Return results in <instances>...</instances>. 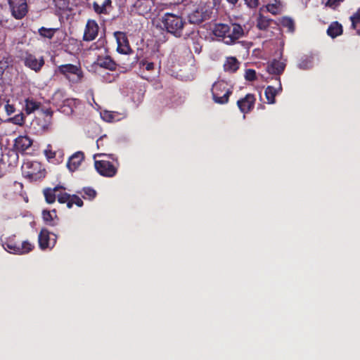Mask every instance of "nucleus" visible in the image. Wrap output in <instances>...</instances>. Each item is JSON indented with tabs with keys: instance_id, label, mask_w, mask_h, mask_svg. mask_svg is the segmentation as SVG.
Segmentation results:
<instances>
[{
	"instance_id": "obj_25",
	"label": "nucleus",
	"mask_w": 360,
	"mask_h": 360,
	"mask_svg": "<svg viewBox=\"0 0 360 360\" xmlns=\"http://www.w3.org/2000/svg\"><path fill=\"white\" fill-rule=\"evenodd\" d=\"M343 29L340 23L333 22L327 29V34L331 38H335L342 34Z\"/></svg>"
},
{
	"instance_id": "obj_7",
	"label": "nucleus",
	"mask_w": 360,
	"mask_h": 360,
	"mask_svg": "<svg viewBox=\"0 0 360 360\" xmlns=\"http://www.w3.org/2000/svg\"><path fill=\"white\" fill-rule=\"evenodd\" d=\"M213 11L212 7H196L188 14V18L191 23L199 25L211 18Z\"/></svg>"
},
{
	"instance_id": "obj_45",
	"label": "nucleus",
	"mask_w": 360,
	"mask_h": 360,
	"mask_svg": "<svg viewBox=\"0 0 360 360\" xmlns=\"http://www.w3.org/2000/svg\"><path fill=\"white\" fill-rule=\"evenodd\" d=\"M229 4L235 5L238 0H226Z\"/></svg>"
},
{
	"instance_id": "obj_12",
	"label": "nucleus",
	"mask_w": 360,
	"mask_h": 360,
	"mask_svg": "<svg viewBox=\"0 0 360 360\" xmlns=\"http://www.w3.org/2000/svg\"><path fill=\"white\" fill-rule=\"evenodd\" d=\"M286 67L285 61L273 59L269 61L266 67V70L269 75H274L277 82L281 80L280 76L283 74Z\"/></svg>"
},
{
	"instance_id": "obj_37",
	"label": "nucleus",
	"mask_w": 360,
	"mask_h": 360,
	"mask_svg": "<svg viewBox=\"0 0 360 360\" xmlns=\"http://www.w3.org/2000/svg\"><path fill=\"white\" fill-rule=\"evenodd\" d=\"M245 78L246 80L253 82L257 79L256 72L252 69H248L245 71Z\"/></svg>"
},
{
	"instance_id": "obj_24",
	"label": "nucleus",
	"mask_w": 360,
	"mask_h": 360,
	"mask_svg": "<svg viewBox=\"0 0 360 360\" xmlns=\"http://www.w3.org/2000/svg\"><path fill=\"white\" fill-rule=\"evenodd\" d=\"M240 66V63L236 57H228L224 64V70L226 72L233 73Z\"/></svg>"
},
{
	"instance_id": "obj_15",
	"label": "nucleus",
	"mask_w": 360,
	"mask_h": 360,
	"mask_svg": "<svg viewBox=\"0 0 360 360\" xmlns=\"http://www.w3.org/2000/svg\"><path fill=\"white\" fill-rule=\"evenodd\" d=\"M256 98L252 94H248L245 97L237 101V105L240 111L243 113L250 112L255 106Z\"/></svg>"
},
{
	"instance_id": "obj_5",
	"label": "nucleus",
	"mask_w": 360,
	"mask_h": 360,
	"mask_svg": "<svg viewBox=\"0 0 360 360\" xmlns=\"http://www.w3.org/2000/svg\"><path fill=\"white\" fill-rule=\"evenodd\" d=\"M232 93V88L229 87L228 84L224 80L217 81L212 85V95L216 103L221 105L227 103Z\"/></svg>"
},
{
	"instance_id": "obj_44",
	"label": "nucleus",
	"mask_w": 360,
	"mask_h": 360,
	"mask_svg": "<svg viewBox=\"0 0 360 360\" xmlns=\"http://www.w3.org/2000/svg\"><path fill=\"white\" fill-rule=\"evenodd\" d=\"M4 165L5 164L2 161L0 160V178L4 176Z\"/></svg>"
},
{
	"instance_id": "obj_30",
	"label": "nucleus",
	"mask_w": 360,
	"mask_h": 360,
	"mask_svg": "<svg viewBox=\"0 0 360 360\" xmlns=\"http://www.w3.org/2000/svg\"><path fill=\"white\" fill-rule=\"evenodd\" d=\"M271 21V20L260 15L257 20V27L261 30H265L269 27Z\"/></svg>"
},
{
	"instance_id": "obj_6",
	"label": "nucleus",
	"mask_w": 360,
	"mask_h": 360,
	"mask_svg": "<svg viewBox=\"0 0 360 360\" xmlns=\"http://www.w3.org/2000/svg\"><path fill=\"white\" fill-rule=\"evenodd\" d=\"M2 245L7 252L18 255L27 254L34 248V245L27 240H16L15 236L6 238Z\"/></svg>"
},
{
	"instance_id": "obj_10",
	"label": "nucleus",
	"mask_w": 360,
	"mask_h": 360,
	"mask_svg": "<svg viewBox=\"0 0 360 360\" xmlns=\"http://www.w3.org/2000/svg\"><path fill=\"white\" fill-rule=\"evenodd\" d=\"M57 236L48 229H41L38 236L39 246L41 250L52 249L56 243Z\"/></svg>"
},
{
	"instance_id": "obj_9",
	"label": "nucleus",
	"mask_w": 360,
	"mask_h": 360,
	"mask_svg": "<svg viewBox=\"0 0 360 360\" xmlns=\"http://www.w3.org/2000/svg\"><path fill=\"white\" fill-rule=\"evenodd\" d=\"M11 15L16 20L22 19L28 13L26 0H8Z\"/></svg>"
},
{
	"instance_id": "obj_35",
	"label": "nucleus",
	"mask_w": 360,
	"mask_h": 360,
	"mask_svg": "<svg viewBox=\"0 0 360 360\" xmlns=\"http://www.w3.org/2000/svg\"><path fill=\"white\" fill-rule=\"evenodd\" d=\"M350 20L352 22V27L353 29L357 30L358 34H360V30H358V27H360V12L358 11L352 16H351Z\"/></svg>"
},
{
	"instance_id": "obj_39",
	"label": "nucleus",
	"mask_w": 360,
	"mask_h": 360,
	"mask_svg": "<svg viewBox=\"0 0 360 360\" xmlns=\"http://www.w3.org/2000/svg\"><path fill=\"white\" fill-rule=\"evenodd\" d=\"M5 111L8 115H11L15 111V108L13 105L10 104L8 102L5 105Z\"/></svg>"
},
{
	"instance_id": "obj_14",
	"label": "nucleus",
	"mask_w": 360,
	"mask_h": 360,
	"mask_svg": "<svg viewBox=\"0 0 360 360\" xmlns=\"http://www.w3.org/2000/svg\"><path fill=\"white\" fill-rule=\"evenodd\" d=\"M23 60L26 67L30 68L36 72H39L44 65V60L43 57H41L39 59H38L34 55L27 52L25 53Z\"/></svg>"
},
{
	"instance_id": "obj_34",
	"label": "nucleus",
	"mask_w": 360,
	"mask_h": 360,
	"mask_svg": "<svg viewBox=\"0 0 360 360\" xmlns=\"http://www.w3.org/2000/svg\"><path fill=\"white\" fill-rule=\"evenodd\" d=\"M313 65V58L312 57L306 56L304 58H302L298 66L300 69L307 70L312 67Z\"/></svg>"
},
{
	"instance_id": "obj_3",
	"label": "nucleus",
	"mask_w": 360,
	"mask_h": 360,
	"mask_svg": "<svg viewBox=\"0 0 360 360\" xmlns=\"http://www.w3.org/2000/svg\"><path fill=\"white\" fill-rule=\"evenodd\" d=\"M56 73L63 75L70 84H77L84 79V72L80 66L71 63L63 64L58 66Z\"/></svg>"
},
{
	"instance_id": "obj_41",
	"label": "nucleus",
	"mask_w": 360,
	"mask_h": 360,
	"mask_svg": "<svg viewBox=\"0 0 360 360\" xmlns=\"http://www.w3.org/2000/svg\"><path fill=\"white\" fill-rule=\"evenodd\" d=\"M143 65H145V68L148 71L153 70L155 66L154 63L152 62L143 63Z\"/></svg>"
},
{
	"instance_id": "obj_17",
	"label": "nucleus",
	"mask_w": 360,
	"mask_h": 360,
	"mask_svg": "<svg viewBox=\"0 0 360 360\" xmlns=\"http://www.w3.org/2000/svg\"><path fill=\"white\" fill-rule=\"evenodd\" d=\"M92 8L99 15H109L113 10L112 1V0H103L101 4H99L97 1H94Z\"/></svg>"
},
{
	"instance_id": "obj_20",
	"label": "nucleus",
	"mask_w": 360,
	"mask_h": 360,
	"mask_svg": "<svg viewBox=\"0 0 360 360\" xmlns=\"http://www.w3.org/2000/svg\"><path fill=\"white\" fill-rule=\"evenodd\" d=\"M32 145V140L27 136H19L14 141V148L20 153L25 152Z\"/></svg>"
},
{
	"instance_id": "obj_32",
	"label": "nucleus",
	"mask_w": 360,
	"mask_h": 360,
	"mask_svg": "<svg viewBox=\"0 0 360 360\" xmlns=\"http://www.w3.org/2000/svg\"><path fill=\"white\" fill-rule=\"evenodd\" d=\"M56 31V30L54 28L41 27L39 29L38 32L43 37L51 39L54 36Z\"/></svg>"
},
{
	"instance_id": "obj_40",
	"label": "nucleus",
	"mask_w": 360,
	"mask_h": 360,
	"mask_svg": "<svg viewBox=\"0 0 360 360\" xmlns=\"http://www.w3.org/2000/svg\"><path fill=\"white\" fill-rule=\"evenodd\" d=\"M247 5L250 8H255L258 5V0H245Z\"/></svg>"
},
{
	"instance_id": "obj_23",
	"label": "nucleus",
	"mask_w": 360,
	"mask_h": 360,
	"mask_svg": "<svg viewBox=\"0 0 360 360\" xmlns=\"http://www.w3.org/2000/svg\"><path fill=\"white\" fill-rule=\"evenodd\" d=\"M97 64L103 68L115 70L117 68V63L109 56H99L97 59Z\"/></svg>"
},
{
	"instance_id": "obj_28",
	"label": "nucleus",
	"mask_w": 360,
	"mask_h": 360,
	"mask_svg": "<svg viewBox=\"0 0 360 360\" xmlns=\"http://www.w3.org/2000/svg\"><path fill=\"white\" fill-rule=\"evenodd\" d=\"M77 193L81 195L83 199L89 200L94 199L97 195L96 190L91 187H84L82 190L77 191Z\"/></svg>"
},
{
	"instance_id": "obj_13",
	"label": "nucleus",
	"mask_w": 360,
	"mask_h": 360,
	"mask_svg": "<svg viewBox=\"0 0 360 360\" xmlns=\"http://www.w3.org/2000/svg\"><path fill=\"white\" fill-rule=\"evenodd\" d=\"M114 35L117 44V51L122 54H130L133 51L126 34L122 32H115Z\"/></svg>"
},
{
	"instance_id": "obj_46",
	"label": "nucleus",
	"mask_w": 360,
	"mask_h": 360,
	"mask_svg": "<svg viewBox=\"0 0 360 360\" xmlns=\"http://www.w3.org/2000/svg\"><path fill=\"white\" fill-rule=\"evenodd\" d=\"M91 49H97L96 44H92L91 46Z\"/></svg>"
},
{
	"instance_id": "obj_2",
	"label": "nucleus",
	"mask_w": 360,
	"mask_h": 360,
	"mask_svg": "<svg viewBox=\"0 0 360 360\" xmlns=\"http://www.w3.org/2000/svg\"><path fill=\"white\" fill-rule=\"evenodd\" d=\"M94 167L97 172L105 177H113L117 173L119 163L115 160L116 165L110 162L109 159L114 160V155L105 153H97L94 155Z\"/></svg>"
},
{
	"instance_id": "obj_48",
	"label": "nucleus",
	"mask_w": 360,
	"mask_h": 360,
	"mask_svg": "<svg viewBox=\"0 0 360 360\" xmlns=\"http://www.w3.org/2000/svg\"><path fill=\"white\" fill-rule=\"evenodd\" d=\"M269 11H271L272 13H275V12H274V11H271V10H270V9H269Z\"/></svg>"
},
{
	"instance_id": "obj_42",
	"label": "nucleus",
	"mask_w": 360,
	"mask_h": 360,
	"mask_svg": "<svg viewBox=\"0 0 360 360\" xmlns=\"http://www.w3.org/2000/svg\"><path fill=\"white\" fill-rule=\"evenodd\" d=\"M105 138H107V136L106 135H104L103 136H101L97 141H96V145H97V147L98 148H99L100 147H103L104 146L103 141V139Z\"/></svg>"
},
{
	"instance_id": "obj_22",
	"label": "nucleus",
	"mask_w": 360,
	"mask_h": 360,
	"mask_svg": "<svg viewBox=\"0 0 360 360\" xmlns=\"http://www.w3.org/2000/svg\"><path fill=\"white\" fill-rule=\"evenodd\" d=\"M42 218L44 223L51 226H56L59 221V218L56 214V210H44L42 211Z\"/></svg>"
},
{
	"instance_id": "obj_26",
	"label": "nucleus",
	"mask_w": 360,
	"mask_h": 360,
	"mask_svg": "<svg viewBox=\"0 0 360 360\" xmlns=\"http://www.w3.org/2000/svg\"><path fill=\"white\" fill-rule=\"evenodd\" d=\"M25 111L27 115L34 112L41 106V103L34 101L32 98H27L25 100Z\"/></svg>"
},
{
	"instance_id": "obj_8",
	"label": "nucleus",
	"mask_w": 360,
	"mask_h": 360,
	"mask_svg": "<svg viewBox=\"0 0 360 360\" xmlns=\"http://www.w3.org/2000/svg\"><path fill=\"white\" fill-rule=\"evenodd\" d=\"M25 175L32 179H37L44 176L45 169L37 161L27 162L22 166Z\"/></svg>"
},
{
	"instance_id": "obj_18",
	"label": "nucleus",
	"mask_w": 360,
	"mask_h": 360,
	"mask_svg": "<svg viewBox=\"0 0 360 360\" xmlns=\"http://www.w3.org/2000/svg\"><path fill=\"white\" fill-rule=\"evenodd\" d=\"M283 90L281 80L277 82V87L273 86H268L265 89L264 94L267 100V103L269 104H274L276 103V96L281 93Z\"/></svg>"
},
{
	"instance_id": "obj_1",
	"label": "nucleus",
	"mask_w": 360,
	"mask_h": 360,
	"mask_svg": "<svg viewBox=\"0 0 360 360\" xmlns=\"http://www.w3.org/2000/svg\"><path fill=\"white\" fill-rule=\"evenodd\" d=\"M212 32L219 40L227 45L234 44L245 36L244 27L239 23L232 22L214 24Z\"/></svg>"
},
{
	"instance_id": "obj_49",
	"label": "nucleus",
	"mask_w": 360,
	"mask_h": 360,
	"mask_svg": "<svg viewBox=\"0 0 360 360\" xmlns=\"http://www.w3.org/2000/svg\"><path fill=\"white\" fill-rule=\"evenodd\" d=\"M338 1V3L342 1L343 0H337Z\"/></svg>"
},
{
	"instance_id": "obj_4",
	"label": "nucleus",
	"mask_w": 360,
	"mask_h": 360,
	"mask_svg": "<svg viewBox=\"0 0 360 360\" xmlns=\"http://www.w3.org/2000/svg\"><path fill=\"white\" fill-rule=\"evenodd\" d=\"M161 22L163 27L167 32L172 34L176 37H180L182 35L185 22L181 16L166 13L162 17Z\"/></svg>"
},
{
	"instance_id": "obj_19",
	"label": "nucleus",
	"mask_w": 360,
	"mask_h": 360,
	"mask_svg": "<svg viewBox=\"0 0 360 360\" xmlns=\"http://www.w3.org/2000/svg\"><path fill=\"white\" fill-rule=\"evenodd\" d=\"M84 160V153L82 151H77L68 159L67 167L71 172H75L80 166Z\"/></svg>"
},
{
	"instance_id": "obj_38",
	"label": "nucleus",
	"mask_w": 360,
	"mask_h": 360,
	"mask_svg": "<svg viewBox=\"0 0 360 360\" xmlns=\"http://www.w3.org/2000/svg\"><path fill=\"white\" fill-rule=\"evenodd\" d=\"M53 1L55 6L60 10H65L68 6L67 0H53Z\"/></svg>"
},
{
	"instance_id": "obj_47",
	"label": "nucleus",
	"mask_w": 360,
	"mask_h": 360,
	"mask_svg": "<svg viewBox=\"0 0 360 360\" xmlns=\"http://www.w3.org/2000/svg\"><path fill=\"white\" fill-rule=\"evenodd\" d=\"M98 42H101V44H103V40L98 39Z\"/></svg>"
},
{
	"instance_id": "obj_43",
	"label": "nucleus",
	"mask_w": 360,
	"mask_h": 360,
	"mask_svg": "<svg viewBox=\"0 0 360 360\" xmlns=\"http://www.w3.org/2000/svg\"><path fill=\"white\" fill-rule=\"evenodd\" d=\"M338 1L337 0H328L326 3V6L330 7H335L338 4Z\"/></svg>"
},
{
	"instance_id": "obj_33",
	"label": "nucleus",
	"mask_w": 360,
	"mask_h": 360,
	"mask_svg": "<svg viewBox=\"0 0 360 360\" xmlns=\"http://www.w3.org/2000/svg\"><path fill=\"white\" fill-rule=\"evenodd\" d=\"M0 26L6 29H13L15 25L11 18L0 15Z\"/></svg>"
},
{
	"instance_id": "obj_11",
	"label": "nucleus",
	"mask_w": 360,
	"mask_h": 360,
	"mask_svg": "<svg viewBox=\"0 0 360 360\" xmlns=\"http://www.w3.org/2000/svg\"><path fill=\"white\" fill-rule=\"evenodd\" d=\"M57 200L59 203H66L67 207L71 209L73 205H76L79 207L84 205L82 198L77 194L70 195L68 193L59 192L57 193Z\"/></svg>"
},
{
	"instance_id": "obj_36",
	"label": "nucleus",
	"mask_w": 360,
	"mask_h": 360,
	"mask_svg": "<svg viewBox=\"0 0 360 360\" xmlns=\"http://www.w3.org/2000/svg\"><path fill=\"white\" fill-rule=\"evenodd\" d=\"M56 153V151L53 150L52 146L51 144H49L44 150V155L49 160L55 158Z\"/></svg>"
},
{
	"instance_id": "obj_27",
	"label": "nucleus",
	"mask_w": 360,
	"mask_h": 360,
	"mask_svg": "<svg viewBox=\"0 0 360 360\" xmlns=\"http://www.w3.org/2000/svg\"><path fill=\"white\" fill-rule=\"evenodd\" d=\"M186 6H191L193 8L196 7H212V0H184Z\"/></svg>"
},
{
	"instance_id": "obj_21",
	"label": "nucleus",
	"mask_w": 360,
	"mask_h": 360,
	"mask_svg": "<svg viewBox=\"0 0 360 360\" xmlns=\"http://www.w3.org/2000/svg\"><path fill=\"white\" fill-rule=\"evenodd\" d=\"M65 188L63 186L58 185L53 188H46L43 190V194L45 198V200L48 204H53L57 198V193L60 190H65Z\"/></svg>"
},
{
	"instance_id": "obj_29",
	"label": "nucleus",
	"mask_w": 360,
	"mask_h": 360,
	"mask_svg": "<svg viewBox=\"0 0 360 360\" xmlns=\"http://www.w3.org/2000/svg\"><path fill=\"white\" fill-rule=\"evenodd\" d=\"M280 24L282 27L287 28L289 32H294L295 22L291 18L287 16L282 17L280 20Z\"/></svg>"
},
{
	"instance_id": "obj_16",
	"label": "nucleus",
	"mask_w": 360,
	"mask_h": 360,
	"mask_svg": "<svg viewBox=\"0 0 360 360\" xmlns=\"http://www.w3.org/2000/svg\"><path fill=\"white\" fill-rule=\"evenodd\" d=\"M98 25L94 20H88L83 35V40L85 41L94 40L98 35Z\"/></svg>"
},
{
	"instance_id": "obj_31",
	"label": "nucleus",
	"mask_w": 360,
	"mask_h": 360,
	"mask_svg": "<svg viewBox=\"0 0 360 360\" xmlns=\"http://www.w3.org/2000/svg\"><path fill=\"white\" fill-rule=\"evenodd\" d=\"M8 122L14 124L22 126L25 122V116L22 112H20L15 116L8 118Z\"/></svg>"
}]
</instances>
